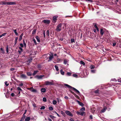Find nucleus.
<instances>
[{"label": "nucleus", "instance_id": "nucleus-36", "mask_svg": "<svg viewBox=\"0 0 121 121\" xmlns=\"http://www.w3.org/2000/svg\"><path fill=\"white\" fill-rule=\"evenodd\" d=\"M95 66L94 65H91L90 66V68L91 69H93L95 68Z\"/></svg>", "mask_w": 121, "mask_h": 121}, {"label": "nucleus", "instance_id": "nucleus-54", "mask_svg": "<svg viewBox=\"0 0 121 121\" xmlns=\"http://www.w3.org/2000/svg\"><path fill=\"white\" fill-rule=\"evenodd\" d=\"M33 42H34V43L36 44H37V43H36V42L35 40V39H34L33 40Z\"/></svg>", "mask_w": 121, "mask_h": 121}, {"label": "nucleus", "instance_id": "nucleus-22", "mask_svg": "<svg viewBox=\"0 0 121 121\" xmlns=\"http://www.w3.org/2000/svg\"><path fill=\"white\" fill-rule=\"evenodd\" d=\"M60 73L61 74L63 75L64 74V72L63 71L62 69L60 70Z\"/></svg>", "mask_w": 121, "mask_h": 121}, {"label": "nucleus", "instance_id": "nucleus-43", "mask_svg": "<svg viewBox=\"0 0 121 121\" xmlns=\"http://www.w3.org/2000/svg\"><path fill=\"white\" fill-rule=\"evenodd\" d=\"M71 73L70 72H67V74L68 76H71Z\"/></svg>", "mask_w": 121, "mask_h": 121}, {"label": "nucleus", "instance_id": "nucleus-44", "mask_svg": "<svg viewBox=\"0 0 121 121\" xmlns=\"http://www.w3.org/2000/svg\"><path fill=\"white\" fill-rule=\"evenodd\" d=\"M56 99H57L58 102V103H59L60 102H61V100L60 99H59L58 98H56Z\"/></svg>", "mask_w": 121, "mask_h": 121}, {"label": "nucleus", "instance_id": "nucleus-39", "mask_svg": "<svg viewBox=\"0 0 121 121\" xmlns=\"http://www.w3.org/2000/svg\"><path fill=\"white\" fill-rule=\"evenodd\" d=\"M23 43L24 45V47H26V44L24 40H23Z\"/></svg>", "mask_w": 121, "mask_h": 121}, {"label": "nucleus", "instance_id": "nucleus-64", "mask_svg": "<svg viewBox=\"0 0 121 121\" xmlns=\"http://www.w3.org/2000/svg\"><path fill=\"white\" fill-rule=\"evenodd\" d=\"M118 82H121V78L120 79H118Z\"/></svg>", "mask_w": 121, "mask_h": 121}, {"label": "nucleus", "instance_id": "nucleus-55", "mask_svg": "<svg viewBox=\"0 0 121 121\" xmlns=\"http://www.w3.org/2000/svg\"><path fill=\"white\" fill-rule=\"evenodd\" d=\"M33 87H31L30 88H29L28 89L29 90H30V91L31 90H33Z\"/></svg>", "mask_w": 121, "mask_h": 121}, {"label": "nucleus", "instance_id": "nucleus-46", "mask_svg": "<svg viewBox=\"0 0 121 121\" xmlns=\"http://www.w3.org/2000/svg\"><path fill=\"white\" fill-rule=\"evenodd\" d=\"M49 31L48 30H47V31L46 33V34L48 36L49 35Z\"/></svg>", "mask_w": 121, "mask_h": 121}, {"label": "nucleus", "instance_id": "nucleus-10", "mask_svg": "<svg viewBox=\"0 0 121 121\" xmlns=\"http://www.w3.org/2000/svg\"><path fill=\"white\" fill-rule=\"evenodd\" d=\"M44 76V75H40L38 76L37 75L36 76V77L38 79H42L43 77Z\"/></svg>", "mask_w": 121, "mask_h": 121}, {"label": "nucleus", "instance_id": "nucleus-35", "mask_svg": "<svg viewBox=\"0 0 121 121\" xmlns=\"http://www.w3.org/2000/svg\"><path fill=\"white\" fill-rule=\"evenodd\" d=\"M61 114L64 116H65V113L62 111H61Z\"/></svg>", "mask_w": 121, "mask_h": 121}, {"label": "nucleus", "instance_id": "nucleus-63", "mask_svg": "<svg viewBox=\"0 0 121 121\" xmlns=\"http://www.w3.org/2000/svg\"><path fill=\"white\" fill-rule=\"evenodd\" d=\"M24 118H23V117H22V118H21V120H20V121H23L24 120Z\"/></svg>", "mask_w": 121, "mask_h": 121}, {"label": "nucleus", "instance_id": "nucleus-8", "mask_svg": "<svg viewBox=\"0 0 121 121\" xmlns=\"http://www.w3.org/2000/svg\"><path fill=\"white\" fill-rule=\"evenodd\" d=\"M16 4V2H8V5H13Z\"/></svg>", "mask_w": 121, "mask_h": 121}, {"label": "nucleus", "instance_id": "nucleus-31", "mask_svg": "<svg viewBox=\"0 0 121 121\" xmlns=\"http://www.w3.org/2000/svg\"><path fill=\"white\" fill-rule=\"evenodd\" d=\"M85 110V107H83L82 108L80 109V111H84Z\"/></svg>", "mask_w": 121, "mask_h": 121}, {"label": "nucleus", "instance_id": "nucleus-4", "mask_svg": "<svg viewBox=\"0 0 121 121\" xmlns=\"http://www.w3.org/2000/svg\"><path fill=\"white\" fill-rule=\"evenodd\" d=\"M65 113L67 115L69 116L72 117L73 116V114L71 113L70 112L68 111H65Z\"/></svg>", "mask_w": 121, "mask_h": 121}, {"label": "nucleus", "instance_id": "nucleus-26", "mask_svg": "<svg viewBox=\"0 0 121 121\" xmlns=\"http://www.w3.org/2000/svg\"><path fill=\"white\" fill-rule=\"evenodd\" d=\"M57 101L55 100H53L52 101V103L54 105H56L57 103Z\"/></svg>", "mask_w": 121, "mask_h": 121}, {"label": "nucleus", "instance_id": "nucleus-23", "mask_svg": "<svg viewBox=\"0 0 121 121\" xmlns=\"http://www.w3.org/2000/svg\"><path fill=\"white\" fill-rule=\"evenodd\" d=\"M36 40L38 42H40V40L39 39V37L38 36H37L36 37Z\"/></svg>", "mask_w": 121, "mask_h": 121}, {"label": "nucleus", "instance_id": "nucleus-61", "mask_svg": "<svg viewBox=\"0 0 121 121\" xmlns=\"http://www.w3.org/2000/svg\"><path fill=\"white\" fill-rule=\"evenodd\" d=\"M111 80H112V81H116V79H115V78H114V79H111Z\"/></svg>", "mask_w": 121, "mask_h": 121}, {"label": "nucleus", "instance_id": "nucleus-18", "mask_svg": "<svg viewBox=\"0 0 121 121\" xmlns=\"http://www.w3.org/2000/svg\"><path fill=\"white\" fill-rule=\"evenodd\" d=\"M30 120V118L29 117H26L25 119L26 121H29Z\"/></svg>", "mask_w": 121, "mask_h": 121}, {"label": "nucleus", "instance_id": "nucleus-59", "mask_svg": "<svg viewBox=\"0 0 121 121\" xmlns=\"http://www.w3.org/2000/svg\"><path fill=\"white\" fill-rule=\"evenodd\" d=\"M0 50L2 51L3 52H4V51L2 48H0Z\"/></svg>", "mask_w": 121, "mask_h": 121}, {"label": "nucleus", "instance_id": "nucleus-50", "mask_svg": "<svg viewBox=\"0 0 121 121\" xmlns=\"http://www.w3.org/2000/svg\"><path fill=\"white\" fill-rule=\"evenodd\" d=\"M71 43H72L73 42H74V39H71Z\"/></svg>", "mask_w": 121, "mask_h": 121}, {"label": "nucleus", "instance_id": "nucleus-47", "mask_svg": "<svg viewBox=\"0 0 121 121\" xmlns=\"http://www.w3.org/2000/svg\"><path fill=\"white\" fill-rule=\"evenodd\" d=\"M45 107L44 106H42L40 108V109L41 110L44 109H45Z\"/></svg>", "mask_w": 121, "mask_h": 121}, {"label": "nucleus", "instance_id": "nucleus-11", "mask_svg": "<svg viewBox=\"0 0 121 121\" xmlns=\"http://www.w3.org/2000/svg\"><path fill=\"white\" fill-rule=\"evenodd\" d=\"M77 101L80 105L82 107H83L84 106V104L80 102L78 100H77Z\"/></svg>", "mask_w": 121, "mask_h": 121}, {"label": "nucleus", "instance_id": "nucleus-17", "mask_svg": "<svg viewBox=\"0 0 121 121\" xmlns=\"http://www.w3.org/2000/svg\"><path fill=\"white\" fill-rule=\"evenodd\" d=\"M94 27L96 28V30L97 31H99V29L97 27V24H96L95 23H94Z\"/></svg>", "mask_w": 121, "mask_h": 121}, {"label": "nucleus", "instance_id": "nucleus-60", "mask_svg": "<svg viewBox=\"0 0 121 121\" xmlns=\"http://www.w3.org/2000/svg\"><path fill=\"white\" fill-rule=\"evenodd\" d=\"M90 118L91 119H92V115H91L90 116Z\"/></svg>", "mask_w": 121, "mask_h": 121}, {"label": "nucleus", "instance_id": "nucleus-1", "mask_svg": "<svg viewBox=\"0 0 121 121\" xmlns=\"http://www.w3.org/2000/svg\"><path fill=\"white\" fill-rule=\"evenodd\" d=\"M62 25V24L60 23L57 26L56 28V30L57 32L60 31L61 30V29Z\"/></svg>", "mask_w": 121, "mask_h": 121}, {"label": "nucleus", "instance_id": "nucleus-28", "mask_svg": "<svg viewBox=\"0 0 121 121\" xmlns=\"http://www.w3.org/2000/svg\"><path fill=\"white\" fill-rule=\"evenodd\" d=\"M55 68L56 70L58 71L59 70L58 67L57 65H55Z\"/></svg>", "mask_w": 121, "mask_h": 121}, {"label": "nucleus", "instance_id": "nucleus-57", "mask_svg": "<svg viewBox=\"0 0 121 121\" xmlns=\"http://www.w3.org/2000/svg\"><path fill=\"white\" fill-rule=\"evenodd\" d=\"M20 45L21 47H23V45L22 43H20Z\"/></svg>", "mask_w": 121, "mask_h": 121}, {"label": "nucleus", "instance_id": "nucleus-24", "mask_svg": "<svg viewBox=\"0 0 121 121\" xmlns=\"http://www.w3.org/2000/svg\"><path fill=\"white\" fill-rule=\"evenodd\" d=\"M13 30L14 31L15 33V35H18V33L16 32L17 30L16 29L15 30Z\"/></svg>", "mask_w": 121, "mask_h": 121}, {"label": "nucleus", "instance_id": "nucleus-58", "mask_svg": "<svg viewBox=\"0 0 121 121\" xmlns=\"http://www.w3.org/2000/svg\"><path fill=\"white\" fill-rule=\"evenodd\" d=\"M11 95L12 96H13L14 95V94L13 93H12L11 94Z\"/></svg>", "mask_w": 121, "mask_h": 121}, {"label": "nucleus", "instance_id": "nucleus-32", "mask_svg": "<svg viewBox=\"0 0 121 121\" xmlns=\"http://www.w3.org/2000/svg\"><path fill=\"white\" fill-rule=\"evenodd\" d=\"M38 72V71L37 70L34 71L33 73V75H35Z\"/></svg>", "mask_w": 121, "mask_h": 121}, {"label": "nucleus", "instance_id": "nucleus-49", "mask_svg": "<svg viewBox=\"0 0 121 121\" xmlns=\"http://www.w3.org/2000/svg\"><path fill=\"white\" fill-rule=\"evenodd\" d=\"M17 89L18 91H22V89L21 88H20V87H18L17 88Z\"/></svg>", "mask_w": 121, "mask_h": 121}, {"label": "nucleus", "instance_id": "nucleus-9", "mask_svg": "<svg viewBox=\"0 0 121 121\" xmlns=\"http://www.w3.org/2000/svg\"><path fill=\"white\" fill-rule=\"evenodd\" d=\"M43 21L45 23L47 24H49L50 22V20H44Z\"/></svg>", "mask_w": 121, "mask_h": 121}, {"label": "nucleus", "instance_id": "nucleus-14", "mask_svg": "<svg viewBox=\"0 0 121 121\" xmlns=\"http://www.w3.org/2000/svg\"><path fill=\"white\" fill-rule=\"evenodd\" d=\"M72 88L77 93H78V95H79V94H80V92L78 90L76 89V88H74V87H72Z\"/></svg>", "mask_w": 121, "mask_h": 121}, {"label": "nucleus", "instance_id": "nucleus-56", "mask_svg": "<svg viewBox=\"0 0 121 121\" xmlns=\"http://www.w3.org/2000/svg\"><path fill=\"white\" fill-rule=\"evenodd\" d=\"M6 51L7 53H8L9 51V48H6Z\"/></svg>", "mask_w": 121, "mask_h": 121}, {"label": "nucleus", "instance_id": "nucleus-29", "mask_svg": "<svg viewBox=\"0 0 121 121\" xmlns=\"http://www.w3.org/2000/svg\"><path fill=\"white\" fill-rule=\"evenodd\" d=\"M80 63L81 64H82L83 65H85V64L84 62L82 60L80 61Z\"/></svg>", "mask_w": 121, "mask_h": 121}, {"label": "nucleus", "instance_id": "nucleus-27", "mask_svg": "<svg viewBox=\"0 0 121 121\" xmlns=\"http://www.w3.org/2000/svg\"><path fill=\"white\" fill-rule=\"evenodd\" d=\"M31 91L33 92H37V91L36 90L34 89L31 90Z\"/></svg>", "mask_w": 121, "mask_h": 121}, {"label": "nucleus", "instance_id": "nucleus-16", "mask_svg": "<svg viewBox=\"0 0 121 121\" xmlns=\"http://www.w3.org/2000/svg\"><path fill=\"white\" fill-rule=\"evenodd\" d=\"M41 91L42 92H46V89L45 88H43L41 89Z\"/></svg>", "mask_w": 121, "mask_h": 121}, {"label": "nucleus", "instance_id": "nucleus-51", "mask_svg": "<svg viewBox=\"0 0 121 121\" xmlns=\"http://www.w3.org/2000/svg\"><path fill=\"white\" fill-rule=\"evenodd\" d=\"M94 92L95 93L98 94L99 93V91L98 90H96Z\"/></svg>", "mask_w": 121, "mask_h": 121}, {"label": "nucleus", "instance_id": "nucleus-30", "mask_svg": "<svg viewBox=\"0 0 121 121\" xmlns=\"http://www.w3.org/2000/svg\"><path fill=\"white\" fill-rule=\"evenodd\" d=\"M71 93L72 94H73L74 95V96L76 97H77L78 96L77 95H76L75 93L73 92H72V91H71Z\"/></svg>", "mask_w": 121, "mask_h": 121}, {"label": "nucleus", "instance_id": "nucleus-12", "mask_svg": "<svg viewBox=\"0 0 121 121\" xmlns=\"http://www.w3.org/2000/svg\"><path fill=\"white\" fill-rule=\"evenodd\" d=\"M8 2L2 1L1 2L0 4L2 5H8Z\"/></svg>", "mask_w": 121, "mask_h": 121}, {"label": "nucleus", "instance_id": "nucleus-7", "mask_svg": "<svg viewBox=\"0 0 121 121\" xmlns=\"http://www.w3.org/2000/svg\"><path fill=\"white\" fill-rule=\"evenodd\" d=\"M107 109V108L106 106H104L103 107V108L102 109L101 111V112L102 113L104 112Z\"/></svg>", "mask_w": 121, "mask_h": 121}, {"label": "nucleus", "instance_id": "nucleus-45", "mask_svg": "<svg viewBox=\"0 0 121 121\" xmlns=\"http://www.w3.org/2000/svg\"><path fill=\"white\" fill-rule=\"evenodd\" d=\"M5 84L7 86L9 85V83H8V82L7 81H6L5 82Z\"/></svg>", "mask_w": 121, "mask_h": 121}, {"label": "nucleus", "instance_id": "nucleus-37", "mask_svg": "<svg viewBox=\"0 0 121 121\" xmlns=\"http://www.w3.org/2000/svg\"><path fill=\"white\" fill-rule=\"evenodd\" d=\"M73 77L76 78H77L78 77V75L75 74H73Z\"/></svg>", "mask_w": 121, "mask_h": 121}, {"label": "nucleus", "instance_id": "nucleus-25", "mask_svg": "<svg viewBox=\"0 0 121 121\" xmlns=\"http://www.w3.org/2000/svg\"><path fill=\"white\" fill-rule=\"evenodd\" d=\"M64 85L65 86H66L68 87L69 88H72V86H70L69 85H68L67 84H64Z\"/></svg>", "mask_w": 121, "mask_h": 121}, {"label": "nucleus", "instance_id": "nucleus-2", "mask_svg": "<svg viewBox=\"0 0 121 121\" xmlns=\"http://www.w3.org/2000/svg\"><path fill=\"white\" fill-rule=\"evenodd\" d=\"M85 112L83 111H80V112H77V114L78 115H80L81 116H83L85 115Z\"/></svg>", "mask_w": 121, "mask_h": 121}, {"label": "nucleus", "instance_id": "nucleus-13", "mask_svg": "<svg viewBox=\"0 0 121 121\" xmlns=\"http://www.w3.org/2000/svg\"><path fill=\"white\" fill-rule=\"evenodd\" d=\"M72 88L77 93H78V95H79V94H80V92L78 90L76 89V88H74V87H72Z\"/></svg>", "mask_w": 121, "mask_h": 121}, {"label": "nucleus", "instance_id": "nucleus-21", "mask_svg": "<svg viewBox=\"0 0 121 121\" xmlns=\"http://www.w3.org/2000/svg\"><path fill=\"white\" fill-rule=\"evenodd\" d=\"M113 43H112V46H115L117 43V42L115 41H113Z\"/></svg>", "mask_w": 121, "mask_h": 121}, {"label": "nucleus", "instance_id": "nucleus-5", "mask_svg": "<svg viewBox=\"0 0 121 121\" xmlns=\"http://www.w3.org/2000/svg\"><path fill=\"white\" fill-rule=\"evenodd\" d=\"M57 17L58 16H55L53 17V22L55 23L56 22Z\"/></svg>", "mask_w": 121, "mask_h": 121}, {"label": "nucleus", "instance_id": "nucleus-42", "mask_svg": "<svg viewBox=\"0 0 121 121\" xmlns=\"http://www.w3.org/2000/svg\"><path fill=\"white\" fill-rule=\"evenodd\" d=\"M26 110L25 112L23 114V117H23L24 119L25 118V117H26V116L25 115V114L26 113Z\"/></svg>", "mask_w": 121, "mask_h": 121}, {"label": "nucleus", "instance_id": "nucleus-52", "mask_svg": "<svg viewBox=\"0 0 121 121\" xmlns=\"http://www.w3.org/2000/svg\"><path fill=\"white\" fill-rule=\"evenodd\" d=\"M22 39V37L20 36L19 39V41H20Z\"/></svg>", "mask_w": 121, "mask_h": 121}, {"label": "nucleus", "instance_id": "nucleus-33", "mask_svg": "<svg viewBox=\"0 0 121 121\" xmlns=\"http://www.w3.org/2000/svg\"><path fill=\"white\" fill-rule=\"evenodd\" d=\"M18 38L17 37H16L15 39V45L17 42V40L18 39Z\"/></svg>", "mask_w": 121, "mask_h": 121}, {"label": "nucleus", "instance_id": "nucleus-40", "mask_svg": "<svg viewBox=\"0 0 121 121\" xmlns=\"http://www.w3.org/2000/svg\"><path fill=\"white\" fill-rule=\"evenodd\" d=\"M48 108L49 110H52L53 109V108L52 107H49Z\"/></svg>", "mask_w": 121, "mask_h": 121}, {"label": "nucleus", "instance_id": "nucleus-6", "mask_svg": "<svg viewBox=\"0 0 121 121\" xmlns=\"http://www.w3.org/2000/svg\"><path fill=\"white\" fill-rule=\"evenodd\" d=\"M21 77L24 79H26L27 78V77L25 74H22L20 75Z\"/></svg>", "mask_w": 121, "mask_h": 121}, {"label": "nucleus", "instance_id": "nucleus-3", "mask_svg": "<svg viewBox=\"0 0 121 121\" xmlns=\"http://www.w3.org/2000/svg\"><path fill=\"white\" fill-rule=\"evenodd\" d=\"M45 82L46 85H53V83L52 82H49L48 81H46Z\"/></svg>", "mask_w": 121, "mask_h": 121}, {"label": "nucleus", "instance_id": "nucleus-20", "mask_svg": "<svg viewBox=\"0 0 121 121\" xmlns=\"http://www.w3.org/2000/svg\"><path fill=\"white\" fill-rule=\"evenodd\" d=\"M104 33V31H103V29H101L100 30V33L101 35H102Z\"/></svg>", "mask_w": 121, "mask_h": 121}, {"label": "nucleus", "instance_id": "nucleus-53", "mask_svg": "<svg viewBox=\"0 0 121 121\" xmlns=\"http://www.w3.org/2000/svg\"><path fill=\"white\" fill-rule=\"evenodd\" d=\"M67 63V61L66 60H64V63L65 64H66Z\"/></svg>", "mask_w": 121, "mask_h": 121}, {"label": "nucleus", "instance_id": "nucleus-41", "mask_svg": "<svg viewBox=\"0 0 121 121\" xmlns=\"http://www.w3.org/2000/svg\"><path fill=\"white\" fill-rule=\"evenodd\" d=\"M43 101L44 102H46L47 101V99L46 98L44 97L43 99Z\"/></svg>", "mask_w": 121, "mask_h": 121}, {"label": "nucleus", "instance_id": "nucleus-15", "mask_svg": "<svg viewBox=\"0 0 121 121\" xmlns=\"http://www.w3.org/2000/svg\"><path fill=\"white\" fill-rule=\"evenodd\" d=\"M53 58V55L51 56L49 54V60H48V61H49L51 60Z\"/></svg>", "mask_w": 121, "mask_h": 121}, {"label": "nucleus", "instance_id": "nucleus-48", "mask_svg": "<svg viewBox=\"0 0 121 121\" xmlns=\"http://www.w3.org/2000/svg\"><path fill=\"white\" fill-rule=\"evenodd\" d=\"M57 60L58 62H60L61 61V59L60 58H58L57 59Z\"/></svg>", "mask_w": 121, "mask_h": 121}, {"label": "nucleus", "instance_id": "nucleus-34", "mask_svg": "<svg viewBox=\"0 0 121 121\" xmlns=\"http://www.w3.org/2000/svg\"><path fill=\"white\" fill-rule=\"evenodd\" d=\"M36 29H35L34 30H33V31L32 32V34H35L36 32Z\"/></svg>", "mask_w": 121, "mask_h": 121}, {"label": "nucleus", "instance_id": "nucleus-38", "mask_svg": "<svg viewBox=\"0 0 121 121\" xmlns=\"http://www.w3.org/2000/svg\"><path fill=\"white\" fill-rule=\"evenodd\" d=\"M96 70H91V73H95L96 72Z\"/></svg>", "mask_w": 121, "mask_h": 121}, {"label": "nucleus", "instance_id": "nucleus-62", "mask_svg": "<svg viewBox=\"0 0 121 121\" xmlns=\"http://www.w3.org/2000/svg\"><path fill=\"white\" fill-rule=\"evenodd\" d=\"M22 48V47H19V48L20 49V50H21L22 51H23V49Z\"/></svg>", "mask_w": 121, "mask_h": 121}, {"label": "nucleus", "instance_id": "nucleus-19", "mask_svg": "<svg viewBox=\"0 0 121 121\" xmlns=\"http://www.w3.org/2000/svg\"><path fill=\"white\" fill-rule=\"evenodd\" d=\"M27 74L28 76H31L32 75V73L31 72H27Z\"/></svg>", "mask_w": 121, "mask_h": 121}]
</instances>
